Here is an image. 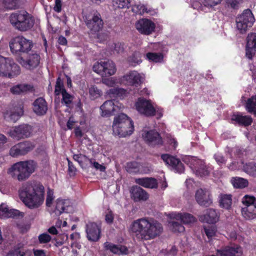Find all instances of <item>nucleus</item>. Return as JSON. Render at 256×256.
Masks as SVG:
<instances>
[{
  "label": "nucleus",
  "mask_w": 256,
  "mask_h": 256,
  "mask_svg": "<svg viewBox=\"0 0 256 256\" xmlns=\"http://www.w3.org/2000/svg\"><path fill=\"white\" fill-rule=\"evenodd\" d=\"M136 30L142 34L150 35L154 32L156 25L151 20L147 18H142L136 23Z\"/></svg>",
  "instance_id": "nucleus-19"
},
{
  "label": "nucleus",
  "mask_w": 256,
  "mask_h": 256,
  "mask_svg": "<svg viewBox=\"0 0 256 256\" xmlns=\"http://www.w3.org/2000/svg\"><path fill=\"white\" fill-rule=\"evenodd\" d=\"M231 120L239 126L247 127L252 124L253 119L250 116L243 115L240 112L234 113Z\"/></svg>",
  "instance_id": "nucleus-25"
},
{
  "label": "nucleus",
  "mask_w": 256,
  "mask_h": 256,
  "mask_svg": "<svg viewBox=\"0 0 256 256\" xmlns=\"http://www.w3.org/2000/svg\"><path fill=\"white\" fill-rule=\"evenodd\" d=\"M62 6L61 0H55V4L54 7V10L57 12H60L62 11Z\"/></svg>",
  "instance_id": "nucleus-60"
},
{
  "label": "nucleus",
  "mask_w": 256,
  "mask_h": 256,
  "mask_svg": "<svg viewBox=\"0 0 256 256\" xmlns=\"http://www.w3.org/2000/svg\"><path fill=\"white\" fill-rule=\"evenodd\" d=\"M220 206L228 210L232 204V196L231 194H221L219 200Z\"/></svg>",
  "instance_id": "nucleus-36"
},
{
  "label": "nucleus",
  "mask_w": 256,
  "mask_h": 256,
  "mask_svg": "<svg viewBox=\"0 0 256 256\" xmlns=\"http://www.w3.org/2000/svg\"><path fill=\"white\" fill-rule=\"evenodd\" d=\"M216 252L220 256H242L243 252L242 247L236 244L225 246Z\"/></svg>",
  "instance_id": "nucleus-23"
},
{
  "label": "nucleus",
  "mask_w": 256,
  "mask_h": 256,
  "mask_svg": "<svg viewBox=\"0 0 256 256\" xmlns=\"http://www.w3.org/2000/svg\"><path fill=\"white\" fill-rule=\"evenodd\" d=\"M20 0H4L6 8L9 10H15L19 7Z\"/></svg>",
  "instance_id": "nucleus-46"
},
{
  "label": "nucleus",
  "mask_w": 256,
  "mask_h": 256,
  "mask_svg": "<svg viewBox=\"0 0 256 256\" xmlns=\"http://www.w3.org/2000/svg\"><path fill=\"white\" fill-rule=\"evenodd\" d=\"M10 22L13 27L21 32L28 30L34 24L32 16L24 10L11 14L10 16Z\"/></svg>",
  "instance_id": "nucleus-5"
},
{
  "label": "nucleus",
  "mask_w": 256,
  "mask_h": 256,
  "mask_svg": "<svg viewBox=\"0 0 256 256\" xmlns=\"http://www.w3.org/2000/svg\"><path fill=\"white\" fill-rule=\"evenodd\" d=\"M254 22V16L251 10L248 8L236 18V28L241 34H244L253 26Z\"/></svg>",
  "instance_id": "nucleus-10"
},
{
  "label": "nucleus",
  "mask_w": 256,
  "mask_h": 256,
  "mask_svg": "<svg viewBox=\"0 0 256 256\" xmlns=\"http://www.w3.org/2000/svg\"><path fill=\"white\" fill-rule=\"evenodd\" d=\"M174 218L176 220H180L184 224H191L196 221V218L188 213L176 214Z\"/></svg>",
  "instance_id": "nucleus-37"
},
{
  "label": "nucleus",
  "mask_w": 256,
  "mask_h": 256,
  "mask_svg": "<svg viewBox=\"0 0 256 256\" xmlns=\"http://www.w3.org/2000/svg\"><path fill=\"white\" fill-rule=\"evenodd\" d=\"M34 256H46L44 250H34Z\"/></svg>",
  "instance_id": "nucleus-64"
},
{
  "label": "nucleus",
  "mask_w": 256,
  "mask_h": 256,
  "mask_svg": "<svg viewBox=\"0 0 256 256\" xmlns=\"http://www.w3.org/2000/svg\"><path fill=\"white\" fill-rule=\"evenodd\" d=\"M144 140L149 146H162L163 140L159 132L156 130H150L142 134Z\"/></svg>",
  "instance_id": "nucleus-20"
},
{
  "label": "nucleus",
  "mask_w": 256,
  "mask_h": 256,
  "mask_svg": "<svg viewBox=\"0 0 256 256\" xmlns=\"http://www.w3.org/2000/svg\"><path fill=\"white\" fill-rule=\"evenodd\" d=\"M70 208L68 200L58 198L56 200L55 212L59 215L62 212H68Z\"/></svg>",
  "instance_id": "nucleus-33"
},
{
  "label": "nucleus",
  "mask_w": 256,
  "mask_h": 256,
  "mask_svg": "<svg viewBox=\"0 0 256 256\" xmlns=\"http://www.w3.org/2000/svg\"><path fill=\"white\" fill-rule=\"evenodd\" d=\"M245 108L248 112L254 114L256 117V95L248 99Z\"/></svg>",
  "instance_id": "nucleus-38"
},
{
  "label": "nucleus",
  "mask_w": 256,
  "mask_h": 256,
  "mask_svg": "<svg viewBox=\"0 0 256 256\" xmlns=\"http://www.w3.org/2000/svg\"><path fill=\"white\" fill-rule=\"evenodd\" d=\"M88 92L90 98L92 100H94L100 98L102 94V91L98 88L95 85L92 86L89 88Z\"/></svg>",
  "instance_id": "nucleus-43"
},
{
  "label": "nucleus",
  "mask_w": 256,
  "mask_h": 256,
  "mask_svg": "<svg viewBox=\"0 0 256 256\" xmlns=\"http://www.w3.org/2000/svg\"><path fill=\"white\" fill-rule=\"evenodd\" d=\"M104 248L107 250H110L114 254H128V248L122 245H116L110 242H106L104 244Z\"/></svg>",
  "instance_id": "nucleus-32"
},
{
  "label": "nucleus",
  "mask_w": 256,
  "mask_h": 256,
  "mask_svg": "<svg viewBox=\"0 0 256 256\" xmlns=\"http://www.w3.org/2000/svg\"><path fill=\"white\" fill-rule=\"evenodd\" d=\"M32 132L31 126L28 124H20L15 126L9 132L10 136L16 140L27 138L30 136Z\"/></svg>",
  "instance_id": "nucleus-16"
},
{
  "label": "nucleus",
  "mask_w": 256,
  "mask_h": 256,
  "mask_svg": "<svg viewBox=\"0 0 256 256\" xmlns=\"http://www.w3.org/2000/svg\"><path fill=\"white\" fill-rule=\"evenodd\" d=\"M38 240L40 244H46L51 240L52 237L47 233H42L38 236Z\"/></svg>",
  "instance_id": "nucleus-51"
},
{
  "label": "nucleus",
  "mask_w": 256,
  "mask_h": 256,
  "mask_svg": "<svg viewBox=\"0 0 256 256\" xmlns=\"http://www.w3.org/2000/svg\"><path fill=\"white\" fill-rule=\"evenodd\" d=\"M92 70L102 77L111 76L116 70L115 64L110 60L97 62L94 64Z\"/></svg>",
  "instance_id": "nucleus-13"
},
{
  "label": "nucleus",
  "mask_w": 256,
  "mask_h": 256,
  "mask_svg": "<svg viewBox=\"0 0 256 256\" xmlns=\"http://www.w3.org/2000/svg\"><path fill=\"white\" fill-rule=\"evenodd\" d=\"M136 110L140 114L146 116H152L156 115V109L150 100L144 98H139L135 104Z\"/></svg>",
  "instance_id": "nucleus-15"
},
{
  "label": "nucleus",
  "mask_w": 256,
  "mask_h": 256,
  "mask_svg": "<svg viewBox=\"0 0 256 256\" xmlns=\"http://www.w3.org/2000/svg\"><path fill=\"white\" fill-rule=\"evenodd\" d=\"M63 90H66L64 88L63 82L60 77H58L56 79V84L55 86L54 94L56 96H59L62 93Z\"/></svg>",
  "instance_id": "nucleus-49"
},
{
  "label": "nucleus",
  "mask_w": 256,
  "mask_h": 256,
  "mask_svg": "<svg viewBox=\"0 0 256 256\" xmlns=\"http://www.w3.org/2000/svg\"><path fill=\"white\" fill-rule=\"evenodd\" d=\"M84 19L87 28L92 34H97L103 28V20L100 14L97 12L86 16Z\"/></svg>",
  "instance_id": "nucleus-11"
},
{
  "label": "nucleus",
  "mask_w": 256,
  "mask_h": 256,
  "mask_svg": "<svg viewBox=\"0 0 256 256\" xmlns=\"http://www.w3.org/2000/svg\"><path fill=\"white\" fill-rule=\"evenodd\" d=\"M93 166L96 169L99 170L102 172H104L106 170V167L96 162H93Z\"/></svg>",
  "instance_id": "nucleus-63"
},
{
  "label": "nucleus",
  "mask_w": 256,
  "mask_h": 256,
  "mask_svg": "<svg viewBox=\"0 0 256 256\" xmlns=\"http://www.w3.org/2000/svg\"><path fill=\"white\" fill-rule=\"evenodd\" d=\"M126 170L130 174H148L152 171V168L147 165H142L136 161L128 162Z\"/></svg>",
  "instance_id": "nucleus-18"
},
{
  "label": "nucleus",
  "mask_w": 256,
  "mask_h": 256,
  "mask_svg": "<svg viewBox=\"0 0 256 256\" xmlns=\"http://www.w3.org/2000/svg\"><path fill=\"white\" fill-rule=\"evenodd\" d=\"M256 168V162H248L245 164L243 163V171L251 176L253 177Z\"/></svg>",
  "instance_id": "nucleus-41"
},
{
  "label": "nucleus",
  "mask_w": 256,
  "mask_h": 256,
  "mask_svg": "<svg viewBox=\"0 0 256 256\" xmlns=\"http://www.w3.org/2000/svg\"><path fill=\"white\" fill-rule=\"evenodd\" d=\"M256 54V33L248 34L246 37V56L252 60Z\"/></svg>",
  "instance_id": "nucleus-24"
},
{
  "label": "nucleus",
  "mask_w": 256,
  "mask_h": 256,
  "mask_svg": "<svg viewBox=\"0 0 256 256\" xmlns=\"http://www.w3.org/2000/svg\"><path fill=\"white\" fill-rule=\"evenodd\" d=\"M126 80L130 85L137 87L144 82V76L136 71H132L126 76Z\"/></svg>",
  "instance_id": "nucleus-28"
},
{
  "label": "nucleus",
  "mask_w": 256,
  "mask_h": 256,
  "mask_svg": "<svg viewBox=\"0 0 256 256\" xmlns=\"http://www.w3.org/2000/svg\"><path fill=\"white\" fill-rule=\"evenodd\" d=\"M244 207L241 208V214L246 220L256 219V198L253 196L245 195L242 201Z\"/></svg>",
  "instance_id": "nucleus-8"
},
{
  "label": "nucleus",
  "mask_w": 256,
  "mask_h": 256,
  "mask_svg": "<svg viewBox=\"0 0 256 256\" xmlns=\"http://www.w3.org/2000/svg\"><path fill=\"white\" fill-rule=\"evenodd\" d=\"M132 10L136 14H142L144 12V6L140 4H136L132 6Z\"/></svg>",
  "instance_id": "nucleus-56"
},
{
  "label": "nucleus",
  "mask_w": 256,
  "mask_h": 256,
  "mask_svg": "<svg viewBox=\"0 0 256 256\" xmlns=\"http://www.w3.org/2000/svg\"><path fill=\"white\" fill-rule=\"evenodd\" d=\"M113 6L119 8H128L130 0H112Z\"/></svg>",
  "instance_id": "nucleus-47"
},
{
  "label": "nucleus",
  "mask_w": 256,
  "mask_h": 256,
  "mask_svg": "<svg viewBox=\"0 0 256 256\" xmlns=\"http://www.w3.org/2000/svg\"><path fill=\"white\" fill-rule=\"evenodd\" d=\"M114 214L112 210H109L106 214L105 220L106 222L108 224H112L114 221Z\"/></svg>",
  "instance_id": "nucleus-57"
},
{
  "label": "nucleus",
  "mask_w": 256,
  "mask_h": 256,
  "mask_svg": "<svg viewBox=\"0 0 256 256\" xmlns=\"http://www.w3.org/2000/svg\"><path fill=\"white\" fill-rule=\"evenodd\" d=\"M18 146L20 148L21 154L22 155H25L28 152L32 150L34 148V146L29 141H25L22 142L18 143Z\"/></svg>",
  "instance_id": "nucleus-42"
},
{
  "label": "nucleus",
  "mask_w": 256,
  "mask_h": 256,
  "mask_svg": "<svg viewBox=\"0 0 256 256\" xmlns=\"http://www.w3.org/2000/svg\"><path fill=\"white\" fill-rule=\"evenodd\" d=\"M218 212L214 209L209 208L206 210L205 214L200 216V220L208 224H214L219 219Z\"/></svg>",
  "instance_id": "nucleus-27"
},
{
  "label": "nucleus",
  "mask_w": 256,
  "mask_h": 256,
  "mask_svg": "<svg viewBox=\"0 0 256 256\" xmlns=\"http://www.w3.org/2000/svg\"><path fill=\"white\" fill-rule=\"evenodd\" d=\"M107 94L110 98H123L127 95V90L122 88H112L108 92Z\"/></svg>",
  "instance_id": "nucleus-35"
},
{
  "label": "nucleus",
  "mask_w": 256,
  "mask_h": 256,
  "mask_svg": "<svg viewBox=\"0 0 256 256\" xmlns=\"http://www.w3.org/2000/svg\"><path fill=\"white\" fill-rule=\"evenodd\" d=\"M189 162L190 167L196 176L204 178L210 175L212 168L204 160L191 158Z\"/></svg>",
  "instance_id": "nucleus-12"
},
{
  "label": "nucleus",
  "mask_w": 256,
  "mask_h": 256,
  "mask_svg": "<svg viewBox=\"0 0 256 256\" xmlns=\"http://www.w3.org/2000/svg\"><path fill=\"white\" fill-rule=\"evenodd\" d=\"M18 192L20 200L31 209L39 207L44 202V191L42 184H24Z\"/></svg>",
  "instance_id": "nucleus-2"
},
{
  "label": "nucleus",
  "mask_w": 256,
  "mask_h": 256,
  "mask_svg": "<svg viewBox=\"0 0 256 256\" xmlns=\"http://www.w3.org/2000/svg\"><path fill=\"white\" fill-rule=\"evenodd\" d=\"M116 104L112 100L106 101L100 106V114L102 117L116 115L122 112L124 106L121 104Z\"/></svg>",
  "instance_id": "nucleus-14"
},
{
  "label": "nucleus",
  "mask_w": 256,
  "mask_h": 256,
  "mask_svg": "<svg viewBox=\"0 0 256 256\" xmlns=\"http://www.w3.org/2000/svg\"><path fill=\"white\" fill-rule=\"evenodd\" d=\"M34 46L32 40H27L23 36H18L12 38L10 42V47L13 54L27 53Z\"/></svg>",
  "instance_id": "nucleus-9"
},
{
  "label": "nucleus",
  "mask_w": 256,
  "mask_h": 256,
  "mask_svg": "<svg viewBox=\"0 0 256 256\" xmlns=\"http://www.w3.org/2000/svg\"><path fill=\"white\" fill-rule=\"evenodd\" d=\"M222 0H202V3L204 6L213 8L220 4Z\"/></svg>",
  "instance_id": "nucleus-52"
},
{
  "label": "nucleus",
  "mask_w": 256,
  "mask_h": 256,
  "mask_svg": "<svg viewBox=\"0 0 256 256\" xmlns=\"http://www.w3.org/2000/svg\"><path fill=\"white\" fill-rule=\"evenodd\" d=\"M40 52L37 50H30L23 56H20L18 62L24 68L32 70L37 68L40 62Z\"/></svg>",
  "instance_id": "nucleus-7"
},
{
  "label": "nucleus",
  "mask_w": 256,
  "mask_h": 256,
  "mask_svg": "<svg viewBox=\"0 0 256 256\" xmlns=\"http://www.w3.org/2000/svg\"><path fill=\"white\" fill-rule=\"evenodd\" d=\"M62 94V102L64 103L67 106H70V105L72 103L74 98L73 96L68 94L66 90H63Z\"/></svg>",
  "instance_id": "nucleus-48"
},
{
  "label": "nucleus",
  "mask_w": 256,
  "mask_h": 256,
  "mask_svg": "<svg viewBox=\"0 0 256 256\" xmlns=\"http://www.w3.org/2000/svg\"><path fill=\"white\" fill-rule=\"evenodd\" d=\"M232 183L235 188H244L247 187L248 185V182L246 179L236 177L232 180Z\"/></svg>",
  "instance_id": "nucleus-39"
},
{
  "label": "nucleus",
  "mask_w": 256,
  "mask_h": 256,
  "mask_svg": "<svg viewBox=\"0 0 256 256\" xmlns=\"http://www.w3.org/2000/svg\"><path fill=\"white\" fill-rule=\"evenodd\" d=\"M169 226L174 232H182L185 230L183 225L178 222L172 220L168 222Z\"/></svg>",
  "instance_id": "nucleus-45"
},
{
  "label": "nucleus",
  "mask_w": 256,
  "mask_h": 256,
  "mask_svg": "<svg viewBox=\"0 0 256 256\" xmlns=\"http://www.w3.org/2000/svg\"><path fill=\"white\" fill-rule=\"evenodd\" d=\"M135 182L146 188H156L158 186L157 180L154 178H142L135 179Z\"/></svg>",
  "instance_id": "nucleus-30"
},
{
  "label": "nucleus",
  "mask_w": 256,
  "mask_h": 256,
  "mask_svg": "<svg viewBox=\"0 0 256 256\" xmlns=\"http://www.w3.org/2000/svg\"><path fill=\"white\" fill-rule=\"evenodd\" d=\"M132 231L142 240H150L159 236L163 231L160 223L156 220L140 218L134 221L131 228Z\"/></svg>",
  "instance_id": "nucleus-1"
},
{
  "label": "nucleus",
  "mask_w": 256,
  "mask_h": 256,
  "mask_svg": "<svg viewBox=\"0 0 256 256\" xmlns=\"http://www.w3.org/2000/svg\"><path fill=\"white\" fill-rule=\"evenodd\" d=\"M134 130L133 122L126 114L120 113L114 117L112 124L114 135L126 137L132 134Z\"/></svg>",
  "instance_id": "nucleus-4"
},
{
  "label": "nucleus",
  "mask_w": 256,
  "mask_h": 256,
  "mask_svg": "<svg viewBox=\"0 0 256 256\" xmlns=\"http://www.w3.org/2000/svg\"><path fill=\"white\" fill-rule=\"evenodd\" d=\"M132 198L136 202L146 200L148 198L146 192L142 188L137 186H133L130 190Z\"/></svg>",
  "instance_id": "nucleus-29"
},
{
  "label": "nucleus",
  "mask_w": 256,
  "mask_h": 256,
  "mask_svg": "<svg viewBox=\"0 0 256 256\" xmlns=\"http://www.w3.org/2000/svg\"><path fill=\"white\" fill-rule=\"evenodd\" d=\"M20 72V66L12 58L0 55V76L12 78L18 76Z\"/></svg>",
  "instance_id": "nucleus-6"
},
{
  "label": "nucleus",
  "mask_w": 256,
  "mask_h": 256,
  "mask_svg": "<svg viewBox=\"0 0 256 256\" xmlns=\"http://www.w3.org/2000/svg\"><path fill=\"white\" fill-rule=\"evenodd\" d=\"M10 154L13 157H16L19 156H23L21 154L20 148L18 146V144L13 146L10 150Z\"/></svg>",
  "instance_id": "nucleus-53"
},
{
  "label": "nucleus",
  "mask_w": 256,
  "mask_h": 256,
  "mask_svg": "<svg viewBox=\"0 0 256 256\" xmlns=\"http://www.w3.org/2000/svg\"><path fill=\"white\" fill-rule=\"evenodd\" d=\"M20 211L15 209L10 210L7 205L2 204H0V218H15L18 216Z\"/></svg>",
  "instance_id": "nucleus-31"
},
{
  "label": "nucleus",
  "mask_w": 256,
  "mask_h": 256,
  "mask_svg": "<svg viewBox=\"0 0 256 256\" xmlns=\"http://www.w3.org/2000/svg\"><path fill=\"white\" fill-rule=\"evenodd\" d=\"M32 106L34 112L38 116L46 114L48 110L47 102L44 98L42 97L38 98L34 100L32 104Z\"/></svg>",
  "instance_id": "nucleus-26"
},
{
  "label": "nucleus",
  "mask_w": 256,
  "mask_h": 256,
  "mask_svg": "<svg viewBox=\"0 0 256 256\" xmlns=\"http://www.w3.org/2000/svg\"><path fill=\"white\" fill-rule=\"evenodd\" d=\"M241 0H226V4L232 8H236Z\"/></svg>",
  "instance_id": "nucleus-58"
},
{
  "label": "nucleus",
  "mask_w": 256,
  "mask_h": 256,
  "mask_svg": "<svg viewBox=\"0 0 256 256\" xmlns=\"http://www.w3.org/2000/svg\"><path fill=\"white\" fill-rule=\"evenodd\" d=\"M20 116L18 112H12L10 115V119L14 122L20 118Z\"/></svg>",
  "instance_id": "nucleus-61"
},
{
  "label": "nucleus",
  "mask_w": 256,
  "mask_h": 256,
  "mask_svg": "<svg viewBox=\"0 0 256 256\" xmlns=\"http://www.w3.org/2000/svg\"><path fill=\"white\" fill-rule=\"evenodd\" d=\"M146 58L150 62H161L164 59V56L160 52H148L146 54Z\"/></svg>",
  "instance_id": "nucleus-40"
},
{
  "label": "nucleus",
  "mask_w": 256,
  "mask_h": 256,
  "mask_svg": "<svg viewBox=\"0 0 256 256\" xmlns=\"http://www.w3.org/2000/svg\"><path fill=\"white\" fill-rule=\"evenodd\" d=\"M68 162V172L70 175H75L76 172V168L73 163L68 158H66Z\"/></svg>",
  "instance_id": "nucleus-55"
},
{
  "label": "nucleus",
  "mask_w": 256,
  "mask_h": 256,
  "mask_svg": "<svg viewBox=\"0 0 256 256\" xmlns=\"http://www.w3.org/2000/svg\"><path fill=\"white\" fill-rule=\"evenodd\" d=\"M205 234L208 238H212L215 235L216 232L212 228H204Z\"/></svg>",
  "instance_id": "nucleus-59"
},
{
  "label": "nucleus",
  "mask_w": 256,
  "mask_h": 256,
  "mask_svg": "<svg viewBox=\"0 0 256 256\" xmlns=\"http://www.w3.org/2000/svg\"><path fill=\"white\" fill-rule=\"evenodd\" d=\"M74 160L77 162L79 164L82 166L83 164L82 159L84 158L85 160H88L90 161V163L92 162V159H90L88 158L87 156L84 154H74L72 156Z\"/></svg>",
  "instance_id": "nucleus-50"
},
{
  "label": "nucleus",
  "mask_w": 256,
  "mask_h": 256,
  "mask_svg": "<svg viewBox=\"0 0 256 256\" xmlns=\"http://www.w3.org/2000/svg\"><path fill=\"white\" fill-rule=\"evenodd\" d=\"M54 192L52 190H49L47 192L46 198V205L48 206H50L54 200Z\"/></svg>",
  "instance_id": "nucleus-54"
},
{
  "label": "nucleus",
  "mask_w": 256,
  "mask_h": 256,
  "mask_svg": "<svg viewBox=\"0 0 256 256\" xmlns=\"http://www.w3.org/2000/svg\"><path fill=\"white\" fill-rule=\"evenodd\" d=\"M86 231L88 239L92 242H97L100 238L101 228L96 222H90L86 225Z\"/></svg>",
  "instance_id": "nucleus-21"
},
{
  "label": "nucleus",
  "mask_w": 256,
  "mask_h": 256,
  "mask_svg": "<svg viewBox=\"0 0 256 256\" xmlns=\"http://www.w3.org/2000/svg\"><path fill=\"white\" fill-rule=\"evenodd\" d=\"M168 144L172 147V149L175 150L178 146V142L175 138H170L168 140Z\"/></svg>",
  "instance_id": "nucleus-62"
},
{
  "label": "nucleus",
  "mask_w": 256,
  "mask_h": 256,
  "mask_svg": "<svg viewBox=\"0 0 256 256\" xmlns=\"http://www.w3.org/2000/svg\"><path fill=\"white\" fill-rule=\"evenodd\" d=\"M128 61L134 66L140 64L142 62L140 52H134L129 58Z\"/></svg>",
  "instance_id": "nucleus-44"
},
{
  "label": "nucleus",
  "mask_w": 256,
  "mask_h": 256,
  "mask_svg": "<svg viewBox=\"0 0 256 256\" xmlns=\"http://www.w3.org/2000/svg\"><path fill=\"white\" fill-rule=\"evenodd\" d=\"M160 157L166 164L170 166L176 172L179 174L184 172V165L179 158L167 154H162Z\"/></svg>",
  "instance_id": "nucleus-17"
},
{
  "label": "nucleus",
  "mask_w": 256,
  "mask_h": 256,
  "mask_svg": "<svg viewBox=\"0 0 256 256\" xmlns=\"http://www.w3.org/2000/svg\"><path fill=\"white\" fill-rule=\"evenodd\" d=\"M33 86L28 84H19L12 86L10 88V92L13 94H20L32 92L33 90Z\"/></svg>",
  "instance_id": "nucleus-34"
},
{
  "label": "nucleus",
  "mask_w": 256,
  "mask_h": 256,
  "mask_svg": "<svg viewBox=\"0 0 256 256\" xmlns=\"http://www.w3.org/2000/svg\"><path fill=\"white\" fill-rule=\"evenodd\" d=\"M37 163L33 160L21 161L12 164L8 173L13 178L22 182L28 178L35 171Z\"/></svg>",
  "instance_id": "nucleus-3"
},
{
  "label": "nucleus",
  "mask_w": 256,
  "mask_h": 256,
  "mask_svg": "<svg viewBox=\"0 0 256 256\" xmlns=\"http://www.w3.org/2000/svg\"><path fill=\"white\" fill-rule=\"evenodd\" d=\"M195 197L196 201L201 206L208 207L212 203V195L210 192L206 189L198 190Z\"/></svg>",
  "instance_id": "nucleus-22"
}]
</instances>
